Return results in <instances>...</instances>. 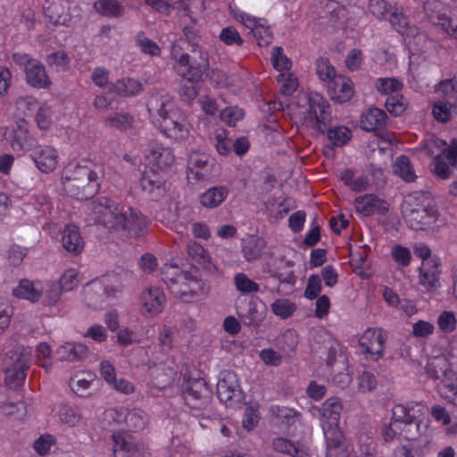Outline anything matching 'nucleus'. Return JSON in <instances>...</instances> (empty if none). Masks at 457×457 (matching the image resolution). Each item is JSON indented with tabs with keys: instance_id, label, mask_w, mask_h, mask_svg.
<instances>
[{
	"instance_id": "obj_7",
	"label": "nucleus",
	"mask_w": 457,
	"mask_h": 457,
	"mask_svg": "<svg viewBox=\"0 0 457 457\" xmlns=\"http://www.w3.org/2000/svg\"><path fill=\"white\" fill-rule=\"evenodd\" d=\"M188 64L176 63L175 69L182 77L179 95L182 101L189 104L196 98L199 93L200 81L204 72L209 68V61L201 57H193Z\"/></svg>"
},
{
	"instance_id": "obj_34",
	"label": "nucleus",
	"mask_w": 457,
	"mask_h": 457,
	"mask_svg": "<svg viewBox=\"0 0 457 457\" xmlns=\"http://www.w3.org/2000/svg\"><path fill=\"white\" fill-rule=\"evenodd\" d=\"M94 9L97 13L107 18H121L125 15L126 9L117 0H96Z\"/></svg>"
},
{
	"instance_id": "obj_58",
	"label": "nucleus",
	"mask_w": 457,
	"mask_h": 457,
	"mask_svg": "<svg viewBox=\"0 0 457 457\" xmlns=\"http://www.w3.org/2000/svg\"><path fill=\"white\" fill-rule=\"evenodd\" d=\"M235 285L238 291L249 294L259 291V285L250 279L245 274L238 273L235 277Z\"/></svg>"
},
{
	"instance_id": "obj_43",
	"label": "nucleus",
	"mask_w": 457,
	"mask_h": 457,
	"mask_svg": "<svg viewBox=\"0 0 457 457\" xmlns=\"http://www.w3.org/2000/svg\"><path fill=\"white\" fill-rule=\"evenodd\" d=\"M187 278L183 281V284L179 285V291H182L181 294L175 295L187 303L190 302L201 288V282L190 272H188Z\"/></svg>"
},
{
	"instance_id": "obj_14",
	"label": "nucleus",
	"mask_w": 457,
	"mask_h": 457,
	"mask_svg": "<svg viewBox=\"0 0 457 457\" xmlns=\"http://www.w3.org/2000/svg\"><path fill=\"white\" fill-rule=\"evenodd\" d=\"M216 390L220 403L232 405L234 402L240 399L242 393L237 375L230 370L220 372Z\"/></svg>"
},
{
	"instance_id": "obj_42",
	"label": "nucleus",
	"mask_w": 457,
	"mask_h": 457,
	"mask_svg": "<svg viewBox=\"0 0 457 457\" xmlns=\"http://www.w3.org/2000/svg\"><path fill=\"white\" fill-rule=\"evenodd\" d=\"M12 294L18 298H24L32 303L37 302L41 296V292L36 289L33 283L27 279L21 280L19 286L13 289Z\"/></svg>"
},
{
	"instance_id": "obj_54",
	"label": "nucleus",
	"mask_w": 457,
	"mask_h": 457,
	"mask_svg": "<svg viewBox=\"0 0 457 457\" xmlns=\"http://www.w3.org/2000/svg\"><path fill=\"white\" fill-rule=\"evenodd\" d=\"M56 443V438L51 434L41 435L33 444L35 452L44 456L50 451L51 447Z\"/></svg>"
},
{
	"instance_id": "obj_8",
	"label": "nucleus",
	"mask_w": 457,
	"mask_h": 457,
	"mask_svg": "<svg viewBox=\"0 0 457 457\" xmlns=\"http://www.w3.org/2000/svg\"><path fill=\"white\" fill-rule=\"evenodd\" d=\"M185 39H179L171 46L170 56L176 63L188 64L194 60L193 57H201L208 61L207 54L199 46L201 36L194 25L183 28Z\"/></svg>"
},
{
	"instance_id": "obj_50",
	"label": "nucleus",
	"mask_w": 457,
	"mask_h": 457,
	"mask_svg": "<svg viewBox=\"0 0 457 457\" xmlns=\"http://www.w3.org/2000/svg\"><path fill=\"white\" fill-rule=\"evenodd\" d=\"M375 87L380 93L391 96L402 89L403 83L395 78H380L377 79Z\"/></svg>"
},
{
	"instance_id": "obj_9",
	"label": "nucleus",
	"mask_w": 457,
	"mask_h": 457,
	"mask_svg": "<svg viewBox=\"0 0 457 457\" xmlns=\"http://www.w3.org/2000/svg\"><path fill=\"white\" fill-rule=\"evenodd\" d=\"M7 357L12 362L5 370L6 382L13 386L23 385L31 364L32 348L17 345L7 353Z\"/></svg>"
},
{
	"instance_id": "obj_64",
	"label": "nucleus",
	"mask_w": 457,
	"mask_h": 457,
	"mask_svg": "<svg viewBox=\"0 0 457 457\" xmlns=\"http://www.w3.org/2000/svg\"><path fill=\"white\" fill-rule=\"evenodd\" d=\"M251 33L256 38L258 45L260 46H267L272 41V34L269 29V27H265L261 24H257L253 29Z\"/></svg>"
},
{
	"instance_id": "obj_29",
	"label": "nucleus",
	"mask_w": 457,
	"mask_h": 457,
	"mask_svg": "<svg viewBox=\"0 0 457 457\" xmlns=\"http://www.w3.org/2000/svg\"><path fill=\"white\" fill-rule=\"evenodd\" d=\"M31 157L38 170L47 173L54 170L57 164L56 151L50 146L39 147L35 150Z\"/></svg>"
},
{
	"instance_id": "obj_19",
	"label": "nucleus",
	"mask_w": 457,
	"mask_h": 457,
	"mask_svg": "<svg viewBox=\"0 0 457 457\" xmlns=\"http://www.w3.org/2000/svg\"><path fill=\"white\" fill-rule=\"evenodd\" d=\"M354 207L358 212L364 216H371L375 213L385 215L389 210L388 203L373 194H366L356 197Z\"/></svg>"
},
{
	"instance_id": "obj_22",
	"label": "nucleus",
	"mask_w": 457,
	"mask_h": 457,
	"mask_svg": "<svg viewBox=\"0 0 457 457\" xmlns=\"http://www.w3.org/2000/svg\"><path fill=\"white\" fill-rule=\"evenodd\" d=\"M430 20L434 25L441 27L445 33L457 39V8H443L434 12Z\"/></svg>"
},
{
	"instance_id": "obj_28",
	"label": "nucleus",
	"mask_w": 457,
	"mask_h": 457,
	"mask_svg": "<svg viewBox=\"0 0 457 457\" xmlns=\"http://www.w3.org/2000/svg\"><path fill=\"white\" fill-rule=\"evenodd\" d=\"M114 457H131L137 452L135 439L127 432H115L112 434Z\"/></svg>"
},
{
	"instance_id": "obj_18",
	"label": "nucleus",
	"mask_w": 457,
	"mask_h": 457,
	"mask_svg": "<svg viewBox=\"0 0 457 457\" xmlns=\"http://www.w3.org/2000/svg\"><path fill=\"white\" fill-rule=\"evenodd\" d=\"M394 424L410 422L426 417L424 405L420 402L411 401L405 403L395 404L392 409Z\"/></svg>"
},
{
	"instance_id": "obj_46",
	"label": "nucleus",
	"mask_w": 457,
	"mask_h": 457,
	"mask_svg": "<svg viewBox=\"0 0 457 457\" xmlns=\"http://www.w3.org/2000/svg\"><path fill=\"white\" fill-rule=\"evenodd\" d=\"M326 133L331 145L337 147L345 145L352 136L351 130L344 126H337L328 129Z\"/></svg>"
},
{
	"instance_id": "obj_39",
	"label": "nucleus",
	"mask_w": 457,
	"mask_h": 457,
	"mask_svg": "<svg viewBox=\"0 0 457 457\" xmlns=\"http://www.w3.org/2000/svg\"><path fill=\"white\" fill-rule=\"evenodd\" d=\"M57 415L60 421L69 427L79 425L82 419L79 408L69 404L60 405Z\"/></svg>"
},
{
	"instance_id": "obj_1",
	"label": "nucleus",
	"mask_w": 457,
	"mask_h": 457,
	"mask_svg": "<svg viewBox=\"0 0 457 457\" xmlns=\"http://www.w3.org/2000/svg\"><path fill=\"white\" fill-rule=\"evenodd\" d=\"M90 210L96 215V221L110 231L139 237L146 230L148 220L140 211L117 204L106 196L93 200Z\"/></svg>"
},
{
	"instance_id": "obj_56",
	"label": "nucleus",
	"mask_w": 457,
	"mask_h": 457,
	"mask_svg": "<svg viewBox=\"0 0 457 457\" xmlns=\"http://www.w3.org/2000/svg\"><path fill=\"white\" fill-rule=\"evenodd\" d=\"M328 109V103L320 95L309 98V115L311 119L316 118L319 114L324 113Z\"/></svg>"
},
{
	"instance_id": "obj_20",
	"label": "nucleus",
	"mask_w": 457,
	"mask_h": 457,
	"mask_svg": "<svg viewBox=\"0 0 457 457\" xmlns=\"http://www.w3.org/2000/svg\"><path fill=\"white\" fill-rule=\"evenodd\" d=\"M370 13L378 20L390 21L392 25H402L403 15L398 9L386 0H370Z\"/></svg>"
},
{
	"instance_id": "obj_15",
	"label": "nucleus",
	"mask_w": 457,
	"mask_h": 457,
	"mask_svg": "<svg viewBox=\"0 0 457 457\" xmlns=\"http://www.w3.org/2000/svg\"><path fill=\"white\" fill-rule=\"evenodd\" d=\"M147 161L146 167L154 170L164 173L174 162V154L169 147H163L157 143H150L145 151Z\"/></svg>"
},
{
	"instance_id": "obj_4",
	"label": "nucleus",
	"mask_w": 457,
	"mask_h": 457,
	"mask_svg": "<svg viewBox=\"0 0 457 457\" xmlns=\"http://www.w3.org/2000/svg\"><path fill=\"white\" fill-rule=\"evenodd\" d=\"M170 106H171L170 98L167 95H154L147 103L149 112L162 118L160 126L167 137L176 140L186 139L189 135V130L184 120L177 117V113L171 112Z\"/></svg>"
},
{
	"instance_id": "obj_52",
	"label": "nucleus",
	"mask_w": 457,
	"mask_h": 457,
	"mask_svg": "<svg viewBox=\"0 0 457 457\" xmlns=\"http://www.w3.org/2000/svg\"><path fill=\"white\" fill-rule=\"evenodd\" d=\"M136 43L144 54H149L151 56H157L161 53V49L158 45L146 37L144 32H139L136 36Z\"/></svg>"
},
{
	"instance_id": "obj_35",
	"label": "nucleus",
	"mask_w": 457,
	"mask_h": 457,
	"mask_svg": "<svg viewBox=\"0 0 457 457\" xmlns=\"http://www.w3.org/2000/svg\"><path fill=\"white\" fill-rule=\"evenodd\" d=\"M326 441V457H349L348 447L342 434L324 436Z\"/></svg>"
},
{
	"instance_id": "obj_51",
	"label": "nucleus",
	"mask_w": 457,
	"mask_h": 457,
	"mask_svg": "<svg viewBox=\"0 0 457 457\" xmlns=\"http://www.w3.org/2000/svg\"><path fill=\"white\" fill-rule=\"evenodd\" d=\"M270 411L278 420L287 426L295 424L297 420V412L292 408L276 405L271 406Z\"/></svg>"
},
{
	"instance_id": "obj_37",
	"label": "nucleus",
	"mask_w": 457,
	"mask_h": 457,
	"mask_svg": "<svg viewBox=\"0 0 457 457\" xmlns=\"http://www.w3.org/2000/svg\"><path fill=\"white\" fill-rule=\"evenodd\" d=\"M265 241L262 237H251L244 242L242 253L246 261L252 262L259 259L265 248Z\"/></svg>"
},
{
	"instance_id": "obj_32",
	"label": "nucleus",
	"mask_w": 457,
	"mask_h": 457,
	"mask_svg": "<svg viewBox=\"0 0 457 457\" xmlns=\"http://www.w3.org/2000/svg\"><path fill=\"white\" fill-rule=\"evenodd\" d=\"M329 88L331 98L338 103H345L353 96V82L343 77L335 79Z\"/></svg>"
},
{
	"instance_id": "obj_24",
	"label": "nucleus",
	"mask_w": 457,
	"mask_h": 457,
	"mask_svg": "<svg viewBox=\"0 0 457 457\" xmlns=\"http://www.w3.org/2000/svg\"><path fill=\"white\" fill-rule=\"evenodd\" d=\"M440 261L433 257L429 261H423L420 268V283L428 289L439 286Z\"/></svg>"
},
{
	"instance_id": "obj_40",
	"label": "nucleus",
	"mask_w": 457,
	"mask_h": 457,
	"mask_svg": "<svg viewBox=\"0 0 457 457\" xmlns=\"http://www.w3.org/2000/svg\"><path fill=\"white\" fill-rule=\"evenodd\" d=\"M394 171L405 182H413L417 178L410 159L405 155L395 159Z\"/></svg>"
},
{
	"instance_id": "obj_17",
	"label": "nucleus",
	"mask_w": 457,
	"mask_h": 457,
	"mask_svg": "<svg viewBox=\"0 0 457 457\" xmlns=\"http://www.w3.org/2000/svg\"><path fill=\"white\" fill-rule=\"evenodd\" d=\"M387 115L377 107L370 108L361 115V125L366 131H374L383 141H389V133L383 130L386 126Z\"/></svg>"
},
{
	"instance_id": "obj_61",
	"label": "nucleus",
	"mask_w": 457,
	"mask_h": 457,
	"mask_svg": "<svg viewBox=\"0 0 457 457\" xmlns=\"http://www.w3.org/2000/svg\"><path fill=\"white\" fill-rule=\"evenodd\" d=\"M317 74L321 80L328 81L329 85L337 79L334 67L327 60L323 59L317 62Z\"/></svg>"
},
{
	"instance_id": "obj_59",
	"label": "nucleus",
	"mask_w": 457,
	"mask_h": 457,
	"mask_svg": "<svg viewBox=\"0 0 457 457\" xmlns=\"http://www.w3.org/2000/svg\"><path fill=\"white\" fill-rule=\"evenodd\" d=\"M273 67L278 71H288L291 68V61L283 54L280 46H275L271 53Z\"/></svg>"
},
{
	"instance_id": "obj_49",
	"label": "nucleus",
	"mask_w": 457,
	"mask_h": 457,
	"mask_svg": "<svg viewBox=\"0 0 457 457\" xmlns=\"http://www.w3.org/2000/svg\"><path fill=\"white\" fill-rule=\"evenodd\" d=\"M145 417L141 410H129L126 417L125 425L130 431L141 430L145 427Z\"/></svg>"
},
{
	"instance_id": "obj_23",
	"label": "nucleus",
	"mask_w": 457,
	"mask_h": 457,
	"mask_svg": "<svg viewBox=\"0 0 457 457\" xmlns=\"http://www.w3.org/2000/svg\"><path fill=\"white\" fill-rule=\"evenodd\" d=\"M24 72L26 82L34 88L45 89L52 84L46 67L38 60L32 62Z\"/></svg>"
},
{
	"instance_id": "obj_44",
	"label": "nucleus",
	"mask_w": 457,
	"mask_h": 457,
	"mask_svg": "<svg viewBox=\"0 0 457 457\" xmlns=\"http://www.w3.org/2000/svg\"><path fill=\"white\" fill-rule=\"evenodd\" d=\"M95 381V375L93 373H82L76 376V380L71 383V388L76 395L80 397L89 395V389L91 384Z\"/></svg>"
},
{
	"instance_id": "obj_27",
	"label": "nucleus",
	"mask_w": 457,
	"mask_h": 457,
	"mask_svg": "<svg viewBox=\"0 0 457 457\" xmlns=\"http://www.w3.org/2000/svg\"><path fill=\"white\" fill-rule=\"evenodd\" d=\"M62 244L66 251L74 255H78L83 251L85 242L77 226L73 224L65 226L62 232Z\"/></svg>"
},
{
	"instance_id": "obj_60",
	"label": "nucleus",
	"mask_w": 457,
	"mask_h": 457,
	"mask_svg": "<svg viewBox=\"0 0 457 457\" xmlns=\"http://www.w3.org/2000/svg\"><path fill=\"white\" fill-rule=\"evenodd\" d=\"M394 261L402 267H407L411 260V251L400 245H395L391 251Z\"/></svg>"
},
{
	"instance_id": "obj_36",
	"label": "nucleus",
	"mask_w": 457,
	"mask_h": 457,
	"mask_svg": "<svg viewBox=\"0 0 457 457\" xmlns=\"http://www.w3.org/2000/svg\"><path fill=\"white\" fill-rule=\"evenodd\" d=\"M402 436L409 441L416 440L427 433L428 420L425 418L400 424Z\"/></svg>"
},
{
	"instance_id": "obj_57",
	"label": "nucleus",
	"mask_w": 457,
	"mask_h": 457,
	"mask_svg": "<svg viewBox=\"0 0 457 457\" xmlns=\"http://www.w3.org/2000/svg\"><path fill=\"white\" fill-rule=\"evenodd\" d=\"M219 37L220 41L227 46L236 45L241 46L244 44V39L239 35L238 31L230 26L222 29Z\"/></svg>"
},
{
	"instance_id": "obj_6",
	"label": "nucleus",
	"mask_w": 457,
	"mask_h": 457,
	"mask_svg": "<svg viewBox=\"0 0 457 457\" xmlns=\"http://www.w3.org/2000/svg\"><path fill=\"white\" fill-rule=\"evenodd\" d=\"M180 392L187 406L192 410H206L212 402V389L195 372L186 370L181 373Z\"/></svg>"
},
{
	"instance_id": "obj_47",
	"label": "nucleus",
	"mask_w": 457,
	"mask_h": 457,
	"mask_svg": "<svg viewBox=\"0 0 457 457\" xmlns=\"http://www.w3.org/2000/svg\"><path fill=\"white\" fill-rule=\"evenodd\" d=\"M457 106V103L449 101H438L434 104L433 115L436 120L447 122L452 119V110Z\"/></svg>"
},
{
	"instance_id": "obj_3",
	"label": "nucleus",
	"mask_w": 457,
	"mask_h": 457,
	"mask_svg": "<svg viewBox=\"0 0 457 457\" xmlns=\"http://www.w3.org/2000/svg\"><path fill=\"white\" fill-rule=\"evenodd\" d=\"M102 175L101 166L92 162L70 163L62 177L63 190L71 197L79 200L88 199L98 191Z\"/></svg>"
},
{
	"instance_id": "obj_10",
	"label": "nucleus",
	"mask_w": 457,
	"mask_h": 457,
	"mask_svg": "<svg viewBox=\"0 0 457 457\" xmlns=\"http://www.w3.org/2000/svg\"><path fill=\"white\" fill-rule=\"evenodd\" d=\"M405 212H407L410 226L416 229H424L437 220L438 212L435 205L429 202H418V198L410 195L405 201Z\"/></svg>"
},
{
	"instance_id": "obj_48",
	"label": "nucleus",
	"mask_w": 457,
	"mask_h": 457,
	"mask_svg": "<svg viewBox=\"0 0 457 457\" xmlns=\"http://www.w3.org/2000/svg\"><path fill=\"white\" fill-rule=\"evenodd\" d=\"M407 106V101L403 96L395 94L389 96L385 103L387 112L394 116H400L403 113Z\"/></svg>"
},
{
	"instance_id": "obj_11",
	"label": "nucleus",
	"mask_w": 457,
	"mask_h": 457,
	"mask_svg": "<svg viewBox=\"0 0 457 457\" xmlns=\"http://www.w3.org/2000/svg\"><path fill=\"white\" fill-rule=\"evenodd\" d=\"M119 282L116 276H112L105 281L95 280L86 284L81 293L82 301L87 306L96 311L105 298L120 291Z\"/></svg>"
},
{
	"instance_id": "obj_62",
	"label": "nucleus",
	"mask_w": 457,
	"mask_h": 457,
	"mask_svg": "<svg viewBox=\"0 0 457 457\" xmlns=\"http://www.w3.org/2000/svg\"><path fill=\"white\" fill-rule=\"evenodd\" d=\"M357 380L358 389L362 393L370 392L375 389L377 386V378L370 371L364 370L359 375Z\"/></svg>"
},
{
	"instance_id": "obj_26",
	"label": "nucleus",
	"mask_w": 457,
	"mask_h": 457,
	"mask_svg": "<svg viewBox=\"0 0 457 457\" xmlns=\"http://www.w3.org/2000/svg\"><path fill=\"white\" fill-rule=\"evenodd\" d=\"M35 140L29 133V124L24 119L16 121V127L12 129L11 146L14 151L29 150L34 145Z\"/></svg>"
},
{
	"instance_id": "obj_25",
	"label": "nucleus",
	"mask_w": 457,
	"mask_h": 457,
	"mask_svg": "<svg viewBox=\"0 0 457 457\" xmlns=\"http://www.w3.org/2000/svg\"><path fill=\"white\" fill-rule=\"evenodd\" d=\"M139 303L145 312L161 313L165 303V295L159 287H149L139 296Z\"/></svg>"
},
{
	"instance_id": "obj_55",
	"label": "nucleus",
	"mask_w": 457,
	"mask_h": 457,
	"mask_svg": "<svg viewBox=\"0 0 457 457\" xmlns=\"http://www.w3.org/2000/svg\"><path fill=\"white\" fill-rule=\"evenodd\" d=\"M322 332L328 337V340L325 342V348L328 350L325 361L328 366H333L337 361V355H342L341 346L337 339L331 338L325 331Z\"/></svg>"
},
{
	"instance_id": "obj_13",
	"label": "nucleus",
	"mask_w": 457,
	"mask_h": 457,
	"mask_svg": "<svg viewBox=\"0 0 457 457\" xmlns=\"http://www.w3.org/2000/svg\"><path fill=\"white\" fill-rule=\"evenodd\" d=\"M386 338L387 333L384 329L367 328L359 339V345L365 358L372 361L380 359L384 354Z\"/></svg>"
},
{
	"instance_id": "obj_30",
	"label": "nucleus",
	"mask_w": 457,
	"mask_h": 457,
	"mask_svg": "<svg viewBox=\"0 0 457 457\" xmlns=\"http://www.w3.org/2000/svg\"><path fill=\"white\" fill-rule=\"evenodd\" d=\"M228 195V189L225 186H214L199 196V202L202 206L213 209L220 206Z\"/></svg>"
},
{
	"instance_id": "obj_63",
	"label": "nucleus",
	"mask_w": 457,
	"mask_h": 457,
	"mask_svg": "<svg viewBox=\"0 0 457 457\" xmlns=\"http://www.w3.org/2000/svg\"><path fill=\"white\" fill-rule=\"evenodd\" d=\"M78 272L75 270H67L57 284L62 291H71L79 284Z\"/></svg>"
},
{
	"instance_id": "obj_16",
	"label": "nucleus",
	"mask_w": 457,
	"mask_h": 457,
	"mask_svg": "<svg viewBox=\"0 0 457 457\" xmlns=\"http://www.w3.org/2000/svg\"><path fill=\"white\" fill-rule=\"evenodd\" d=\"M165 178L160 171L145 168L140 179L142 190L154 201L159 200L165 194Z\"/></svg>"
},
{
	"instance_id": "obj_33",
	"label": "nucleus",
	"mask_w": 457,
	"mask_h": 457,
	"mask_svg": "<svg viewBox=\"0 0 457 457\" xmlns=\"http://www.w3.org/2000/svg\"><path fill=\"white\" fill-rule=\"evenodd\" d=\"M273 448L279 453H287L292 457H311L310 450L300 445L294 444L292 441L277 437L273 440Z\"/></svg>"
},
{
	"instance_id": "obj_41",
	"label": "nucleus",
	"mask_w": 457,
	"mask_h": 457,
	"mask_svg": "<svg viewBox=\"0 0 457 457\" xmlns=\"http://www.w3.org/2000/svg\"><path fill=\"white\" fill-rule=\"evenodd\" d=\"M134 122V117L128 112H115L105 119V125L107 127L121 131L132 129Z\"/></svg>"
},
{
	"instance_id": "obj_31",
	"label": "nucleus",
	"mask_w": 457,
	"mask_h": 457,
	"mask_svg": "<svg viewBox=\"0 0 457 457\" xmlns=\"http://www.w3.org/2000/svg\"><path fill=\"white\" fill-rule=\"evenodd\" d=\"M142 90V83L129 77L116 80L111 87V91L120 97H132L137 96Z\"/></svg>"
},
{
	"instance_id": "obj_45",
	"label": "nucleus",
	"mask_w": 457,
	"mask_h": 457,
	"mask_svg": "<svg viewBox=\"0 0 457 457\" xmlns=\"http://www.w3.org/2000/svg\"><path fill=\"white\" fill-rule=\"evenodd\" d=\"M162 280L165 285H169L177 279H188V271L182 270L178 265L172 263H166L161 270Z\"/></svg>"
},
{
	"instance_id": "obj_21",
	"label": "nucleus",
	"mask_w": 457,
	"mask_h": 457,
	"mask_svg": "<svg viewBox=\"0 0 457 457\" xmlns=\"http://www.w3.org/2000/svg\"><path fill=\"white\" fill-rule=\"evenodd\" d=\"M47 5L44 6L45 15L54 25L68 26L71 21L70 13L71 3L68 0L46 1Z\"/></svg>"
},
{
	"instance_id": "obj_53",
	"label": "nucleus",
	"mask_w": 457,
	"mask_h": 457,
	"mask_svg": "<svg viewBox=\"0 0 457 457\" xmlns=\"http://www.w3.org/2000/svg\"><path fill=\"white\" fill-rule=\"evenodd\" d=\"M70 57L64 51H56L47 55V64L57 71H64L70 63Z\"/></svg>"
},
{
	"instance_id": "obj_38",
	"label": "nucleus",
	"mask_w": 457,
	"mask_h": 457,
	"mask_svg": "<svg viewBox=\"0 0 457 457\" xmlns=\"http://www.w3.org/2000/svg\"><path fill=\"white\" fill-rule=\"evenodd\" d=\"M87 347L82 344L67 343L62 345L58 353L61 360L74 361L84 358L87 355Z\"/></svg>"
},
{
	"instance_id": "obj_2",
	"label": "nucleus",
	"mask_w": 457,
	"mask_h": 457,
	"mask_svg": "<svg viewBox=\"0 0 457 457\" xmlns=\"http://www.w3.org/2000/svg\"><path fill=\"white\" fill-rule=\"evenodd\" d=\"M90 210L96 215V221L110 231L139 237L146 230L148 220L140 211L117 204L106 196L93 200Z\"/></svg>"
},
{
	"instance_id": "obj_12",
	"label": "nucleus",
	"mask_w": 457,
	"mask_h": 457,
	"mask_svg": "<svg viewBox=\"0 0 457 457\" xmlns=\"http://www.w3.org/2000/svg\"><path fill=\"white\" fill-rule=\"evenodd\" d=\"M343 404L339 398L327 399L319 409V419L324 436L339 435L343 432L339 429V420Z\"/></svg>"
},
{
	"instance_id": "obj_5",
	"label": "nucleus",
	"mask_w": 457,
	"mask_h": 457,
	"mask_svg": "<svg viewBox=\"0 0 457 457\" xmlns=\"http://www.w3.org/2000/svg\"><path fill=\"white\" fill-rule=\"evenodd\" d=\"M428 376L434 380H440L437 390L442 398L457 405V373L452 364L444 356L428 360L426 366Z\"/></svg>"
}]
</instances>
